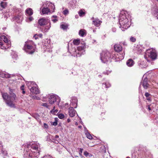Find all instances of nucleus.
<instances>
[{
  "mask_svg": "<svg viewBox=\"0 0 158 158\" xmlns=\"http://www.w3.org/2000/svg\"><path fill=\"white\" fill-rule=\"evenodd\" d=\"M59 137V136L58 135H56L55 136V138L56 139L58 138Z\"/></svg>",
  "mask_w": 158,
  "mask_h": 158,
  "instance_id": "nucleus-53",
  "label": "nucleus"
},
{
  "mask_svg": "<svg viewBox=\"0 0 158 158\" xmlns=\"http://www.w3.org/2000/svg\"><path fill=\"white\" fill-rule=\"evenodd\" d=\"M78 149H79V154L81 156H82V152L83 149L82 148H79Z\"/></svg>",
  "mask_w": 158,
  "mask_h": 158,
  "instance_id": "nucleus-37",
  "label": "nucleus"
},
{
  "mask_svg": "<svg viewBox=\"0 0 158 158\" xmlns=\"http://www.w3.org/2000/svg\"><path fill=\"white\" fill-rule=\"evenodd\" d=\"M33 117L37 120L40 119L39 116L37 114H35L33 115Z\"/></svg>",
  "mask_w": 158,
  "mask_h": 158,
  "instance_id": "nucleus-36",
  "label": "nucleus"
},
{
  "mask_svg": "<svg viewBox=\"0 0 158 158\" xmlns=\"http://www.w3.org/2000/svg\"><path fill=\"white\" fill-rule=\"evenodd\" d=\"M24 147L28 149H31V151L35 155V156L39 157L40 154L39 143H34L31 144H27L25 145Z\"/></svg>",
  "mask_w": 158,
  "mask_h": 158,
  "instance_id": "nucleus-3",
  "label": "nucleus"
},
{
  "mask_svg": "<svg viewBox=\"0 0 158 158\" xmlns=\"http://www.w3.org/2000/svg\"><path fill=\"white\" fill-rule=\"evenodd\" d=\"M142 85L143 88L147 89L149 86V85L148 83V79L147 77L144 78L143 82L140 83V85Z\"/></svg>",
  "mask_w": 158,
  "mask_h": 158,
  "instance_id": "nucleus-12",
  "label": "nucleus"
},
{
  "mask_svg": "<svg viewBox=\"0 0 158 158\" xmlns=\"http://www.w3.org/2000/svg\"><path fill=\"white\" fill-rule=\"evenodd\" d=\"M33 43L31 41H28L25 42L23 49L29 54H33L35 51V48L32 46Z\"/></svg>",
  "mask_w": 158,
  "mask_h": 158,
  "instance_id": "nucleus-4",
  "label": "nucleus"
},
{
  "mask_svg": "<svg viewBox=\"0 0 158 158\" xmlns=\"http://www.w3.org/2000/svg\"><path fill=\"white\" fill-rule=\"evenodd\" d=\"M77 100L76 98L74 97L72 99L71 102L70 104V105L71 106L76 108L77 106Z\"/></svg>",
  "mask_w": 158,
  "mask_h": 158,
  "instance_id": "nucleus-14",
  "label": "nucleus"
},
{
  "mask_svg": "<svg viewBox=\"0 0 158 158\" xmlns=\"http://www.w3.org/2000/svg\"><path fill=\"white\" fill-rule=\"evenodd\" d=\"M85 48V45H83L81 46H79L77 47V50L75 48L73 49V52L76 53H74V56H76L77 57H80L83 52H85L84 51L82 52H81L84 50Z\"/></svg>",
  "mask_w": 158,
  "mask_h": 158,
  "instance_id": "nucleus-9",
  "label": "nucleus"
},
{
  "mask_svg": "<svg viewBox=\"0 0 158 158\" xmlns=\"http://www.w3.org/2000/svg\"><path fill=\"white\" fill-rule=\"evenodd\" d=\"M60 28L64 30H66L68 28V26L66 25L62 24L60 25Z\"/></svg>",
  "mask_w": 158,
  "mask_h": 158,
  "instance_id": "nucleus-30",
  "label": "nucleus"
},
{
  "mask_svg": "<svg viewBox=\"0 0 158 158\" xmlns=\"http://www.w3.org/2000/svg\"><path fill=\"white\" fill-rule=\"evenodd\" d=\"M78 14L80 16H82L85 14V13L82 10H81L78 12Z\"/></svg>",
  "mask_w": 158,
  "mask_h": 158,
  "instance_id": "nucleus-34",
  "label": "nucleus"
},
{
  "mask_svg": "<svg viewBox=\"0 0 158 158\" xmlns=\"http://www.w3.org/2000/svg\"><path fill=\"white\" fill-rule=\"evenodd\" d=\"M0 77L2 78H8L10 77V75L6 72H0Z\"/></svg>",
  "mask_w": 158,
  "mask_h": 158,
  "instance_id": "nucleus-18",
  "label": "nucleus"
},
{
  "mask_svg": "<svg viewBox=\"0 0 158 158\" xmlns=\"http://www.w3.org/2000/svg\"><path fill=\"white\" fill-rule=\"evenodd\" d=\"M34 38L35 40H37L38 39V37L37 36V34H35V35L34 36Z\"/></svg>",
  "mask_w": 158,
  "mask_h": 158,
  "instance_id": "nucleus-46",
  "label": "nucleus"
},
{
  "mask_svg": "<svg viewBox=\"0 0 158 158\" xmlns=\"http://www.w3.org/2000/svg\"><path fill=\"white\" fill-rule=\"evenodd\" d=\"M110 86V84L109 82H106L102 84V87L104 88H108Z\"/></svg>",
  "mask_w": 158,
  "mask_h": 158,
  "instance_id": "nucleus-26",
  "label": "nucleus"
},
{
  "mask_svg": "<svg viewBox=\"0 0 158 158\" xmlns=\"http://www.w3.org/2000/svg\"><path fill=\"white\" fill-rule=\"evenodd\" d=\"M119 23L120 25V27L127 29L129 27L128 19L125 15H122L120 16Z\"/></svg>",
  "mask_w": 158,
  "mask_h": 158,
  "instance_id": "nucleus-6",
  "label": "nucleus"
},
{
  "mask_svg": "<svg viewBox=\"0 0 158 158\" xmlns=\"http://www.w3.org/2000/svg\"><path fill=\"white\" fill-rule=\"evenodd\" d=\"M111 72V71H106V72H104L103 73L104 74H106L107 75H108L109 73H110Z\"/></svg>",
  "mask_w": 158,
  "mask_h": 158,
  "instance_id": "nucleus-40",
  "label": "nucleus"
},
{
  "mask_svg": "<svg viewBox=\"0 0 158 158\" xmlns=\"http://www.w3.org/2000/svg\"><path fill=\"white\" fill-rule=\"evenodd\" d=\"M114 48L115 51L118 52L122 50V47L120 44H117L114 46Z\"/></svg>",
  "mask_w": 158,
  "mask_h": 158,
  "instance_id": "nucleus-17",
  "label": "nucleus"
},
{
  "mask_svg": "<svg viewBox=\"0 0 158 158\" xmlns=\"http://www.w3.org/2000/svg\"><path fill=\"white\" fill-rule=\"evenodd\" d=\"M52 125L55 126H56L57 125V121L55 120V121L53 123Z\"/></svg>",
  "mask_w": 158,
  "mask_h": 158,
  "instance_id": "nucleus-43",
  "label": "nucleus"
},
{
  "mask_svg": "<svg viewBox=\"0 0 158 158\" xmlns=\"http://www.w3.org/2000/svg\"><path fill=\"white\" fill-rule=\"evenodd\" d=\"M36 86H33L30 89L31 92L33 94H37L40 93V91L38 88L36 87Z\"/></svg>",
  "mask_w": 158,
  "mask_h": 158,
  "instance_id": "nucleus-16",
  "label": "nucleus"
},
{
  "mask_svg": "<svg viewBox=\"0 0 158 158\" xmlns=\"http://www.w3.org/2000/svg\"><path fill=\"white\" fill-rule=\"evenodd\" d=\"M39 24L41 26L45 25L49 23L48 26L45 27V28L42 29L41 31L43 32H47L51 27V23L49 20L44 18H41L38 21Z\"/></svg>",
  "mask_w": 158,
  "mask_h": 158,
  "instance_id": "nucleus-5",
  "label": "nucleus"
},
{
  "mask_svg": "<svg viewBox=\"0 0 158 158\" xmlns=\"http://www.w3.org/2000/svg\"><path fill=\"white\" fill-rule=\"evenodd\" d=\"M146 54L152 59L155 60L156 58L157 55L156 52L152 51L150 49L147 50Z\"/></svg>",
  "mask_w": 158,
  "mask_h": 158,
  "instance_id": "nucleus-10",
  "label": "nucleus"
},
{
  "mask_svg": "<svg viewBox=\"0 0 158 158\" xmlns=\"http://www.w3.org/2000/svg\"><path fill=\"white\" fill-rule=\"evenodd\" d=\"M25 12L28 15L31 16L33 14V10L31 8H27L25 11Z\"/></svg>",
  "mask_w": 158,
  "mask_h": 158,
  "instance_id": "nucleus-20",
  "label": "nucleus"
},
{
  "mask_svg": "<svg viewBox=\"0 0 158 158\" xmlns=\"http://www.w3.org/2000/svg\"><path fill=\"white\" fill-rule=\"evenodd\" d=\"M78 127H79V128H81V126H78Z\"/></svg>",
  "mask_w": 158,
  "mask_h": 158,
  "instance_id": "nucleus-60",
  "label": "nucleus"
},
{
  "mask_svg": "<svg viewBox=\"0 0 158 158\" xmlns=\"http://www.w3.org/2000/svg\"><path fill=\"white\" fill-rule=\"evenodd\" d=\"M24 85H23L21 87V90H24Z\"/></svg>",
  "mask_w": 158,
  "mask_h": 158,
  "instance_id": "nucleus-48",
  "label": "nucleus"
},
{
  "mask_svg": "<svg viewBox=\"0 0 158 158\" xmlns=\"http://www.w3.org/2000/svg\"><path fill=\"white\" fill-rule=\"evenodd\" d=\"M91 19L93 20V24L97 27H98L102 23L101 21L98 19H94V17L92 18Z\"/></svg>",
  "mask_w": 158,
  "mask_h": 158,
  "instance_id": "nucleus-15",
  "label": "nucleus"
},
{
  "mask_svg": "<svg viewBox=\"0 0 158 158\" xmlns=\"http://www.w3.org/2000/svg\"><path fill=\"white\" fill-rule=\"evenodd\" d=\"M75 18H77L78 17V15H75Z\"/></svg>",
  "mask_w": 158,
  "mask_h": 158,
  "instance_id": "nucleus-57",
  "label": "nucleus"
},
{
  "mask_svg": "<svg viewBox=\"0 0 158 158\" xmlns=\"http://www.w3.org/2000/svg\"><path fill=\"white\" fill-rule=\"evenodd\" d=\"M68 112L69 115L71 117H74L76 112V111L72 106H70L69 108Z\"/></svg>",
  "mask_w": 158,
  "mask_h": 158,
  "instance_id": "nucleus-13",
  "label": "nucleus"
},
{
  "mask_svg": "<svg viewBox=\"0 0 158 158\" xmlns=\"http://www.w3.org/2000/svg\"><path fill=\"white\" fill-rule=\"evenodd\" d=\"M112 31L113 32H115L116 31L115 28H113Z\"/></svg>",
  "mask_w": 158,
  "mask_h": 158,
  "instance_id": "nucleus-55",
  "label": "nucleus"
},
{
  "mask_svg": "<svg viewBox=\"0 0 158 158\" xmlns=\"http://www.w3.org/2000/svg\"><path fill=\"white\" fill-rule=\"evenodd\" d=\"M130 41L132 42H135L136 41V39L135 38L133 37H131L130 38Z\"/></svg>",
  "mask_w": 158,
  "mask_h": 158,
  "instance_id": "nucleus-39",
  "label": "nucleus"
},
{
  "mask_svg": "<svg viewBox=\"0 0 158 158\" xmlns=\"http://www.w3.org/2000/svg\"><path fill=\"white\" fill-rule=\"evenodd\" d=\"M85 135L87 138L89 139H92V137L91 135L88 132L85 133Z\"/></svg>",
  "mask_w": 158,
  "mask_h": 158,
  "instance_id": "nucleus-31",
  "label": "nucleus"
},
{
  "mask_svg": "<svg viewBox=\"0 0 158 158\" xmlns=\"http://www.w3.org/2000/svg\"><path fill=\"white\" fill-rule=\"evenodd\" d=\"M84 155L85 157H87L88 156L89 157H92L93 156V155L92 154L89 153L87 151H85L84 152Z\"/></svg>",
  "mask_w": 158,
  "mask_h": 158,
  "instance_id": "nucleus-28",
  "label": "nucleus"
},
{
  "mask_svg": "<svg viewBox=\"0 0 158 158\" xmlns=\"http://www.w3.org/2000/svg\"><path fill=\"white\" fill-rule=\"evenodd\" d=\"M117 58V56L115 54L112 53L111 56L110 53L107 51H103L101 54L100 59L104 63L110 62L112 59Z\"/></svg>",
  "mask_w": 158,
  "mask_h": 158,
  "instance_id": "nucleus-2",
  "label": "nucleus"
},
{
  "mask_svg": "<svg viewBox=\"0 0 158 158\" xmlns=\"http://www.w3.org/2000/svg\"><path fill=\"white\" fill-rule=\"evenodd\" d=\"M52 21L54 22V23H56V22L57 21V19H53L52 20Z\"/></svg>",
  "mask_w": 158,
  "mask_h": 158,
  "instance_id": "nucleus-47",
  "label": "nucleus"
},
{
  "mask_svg": "<svg viewBox=\"0 0 158 158\" xmlns=\"http://www.w3.org/2000/svg\"><path fill=\"white\" fill-rule=\"evenodd\" d=\"M67 122L68 123H69L70 122V120L69 118H68L67 120Z\"/></svg>",
  "mask_w": 158,
  "mask_h": 158,
  "instance_id": "nucleus-52",
  "label": "nucleus"
},
{
  "mask_svg": "<svg viewBox=\"0 0 158 158\" xmlns=\"http://www.w3.org/2000/svg\"><path fill=\"white\" fill-rule=\"evenodd\" d=\"M48 6H52V12H54L55 8L54 4H53L52 3H50L48 5Z\"/></svg>",
  "mask_w": 158,
  "mask_h": 158,
  "instance_id": "nucleus-33",
  "label": "nucleus"
},
{
  "mask_svg": "<svg viewBox=\"0 0 158 158\" xmlns=\"http://www.w3.org/2000/svg\"><path fill=\"white\" fill-rule=\"evenodd\" d=\"M29 84V87H32V85H31V84ZM29 89H30V88H29Z\"/></svg>",
  "mask_w": 158,
  "mask_h": 158,
  "instance_id": "nucleus-58",
  "label": "nucleus"
},
{
  "mask_svg": "<svg viewBox=\"0 0 158 158\" xmlns=\"http://www.w3.org/2000/svg\"><path fill=\"white\" fill-rule=\"evenodd\" d=\"M0 40L1 41H4L5 43H7L8 42L7 38L4 35L0 36Z\"/></svg>",
  "mask_w": 158,
  "mask_h": 158,
  "instance_id": "nucleus-22",
  "label": "nucleus"
},
{
  "mask_svg": "<svg viewBox=\"0 0 158 158\" xmlns=\"http://www.w3.org/2000/svg\"><path fill=\"white\" fill-rule=\"evenodd\" d=\"M148 106V110H151V109L150 107V105H149Z\"/></svg>",
  "mask_w": 158,
  "mask_h": 158,
  "instance_id": "nucleus-50",
  "label": "nucleus"
},
{
  "mask_svg": "<svg viewBox=\"0 0 158 158\" xmlns=\"http://www.w3.org/2000/svg\"><path fill=\"white\" fill-rule=\"evenodd\" d=\"M2 95L7 106L11 107H15V105L14 103V102L17 99V97L14 93H10V95H9L7 93H2Z\"/></svg>",
  "mask_w": 158,
  "mask_h": 158,
  "instance_id": "nucleus-1",
  "label": "nucleus"
},
{
  "mask_svg": "<svg viewBox=\"0 0 158 158\" xmlns=\"http://www.w3.org/2000/svg\"><path fill=\"white\" fill-rule=\"evenodd\" d=\"M99 77H101V75H99Z\"/></svg>",
  "mask_w": 158,
  "mask_h": 158,
  "instance_id": "nucleus-63",
  "label": "nucleus"
},
{
  "mask_svg": "<svg viewBox=\"0 0 158 158\" xmlns=\"http://www.w3.org/2000/svg\"><path fill=\"white\" fill-rule=\"evenodd\" d=\"M35 155L32 152L31 149H28L25 148L23 152V156L24 158H38L36 157Z\"/></svg>",
  "mask_w": 158,
  "mask_h": 158,
  "instance_id": "nucleus-8",
  "label": "nucleus"
},
{
  "mask_svg": "<svg viewBox=\"0 0 158 158\" xmlns=\"http://www.w3.org/2000/svg\"><path fill=\"white\" fill-rule=\"evenodd\" d=\"M152 14L158 19V7L155 5L152 8Z\"/></svg>",
  "mask_w": 158,
  "mask_h": 158,
  "instance_id": "nucleus-11",
  "label": "nucleus"
},
{
  "mask_svg": "<svg viewBox=\"0 0 158 158\" xmlns=\"http://www.w3.org/2000/svg\"><path fill=\"white\" fill-rule=\"evenodd\" d=\"M33 98L34 99H37V100H39L40 99V98L39 97H37V96L35 95H34V96H33Z\"/></svg>",
  "mask_w": 158,
  "mask_h": 158,
  "instance_id": "nucleus-42",
  "label": "nucleus"
},
{
  "mask_svg": "<svg viewBox=\"0 0 158 158\" xmlns=\"http://www.w3.org/2000/svg\"><path fill=\"white\" fill-rule=\"evenodd\" d=\"M2 143H0V147H2Z\"/></svg>",
  "mask_w": 158,
  "mask_h": 158,
  "instance_id": "nucleus-59",
  "label": "nucleus"
},
{
  "mask_svg": "<svg viewBox=\"0 0 158 158\" xmlns=\"http://www.w3.org/2000/svg\"><path fill=\"white\" fill-rule=\"evenodd\" d=\"M3 44L2 41L0 40V47H1V48L3 49V47L2 46Z\"/></svg>",
  "mask_w": 158,
  "mask_h": 158,
  "instance_id": "nucleus-45",
  "label": "nucleus"
},
{
  "mask_svg": "<svg viewBox=\"0 0 158 158\" xmlns=\"http://www.w3.org/2000/svg\"><path fill=\"white\" fill-rule=\"evenodd\" d=\"M42 106H44L45 107L47 108H48V104L46 103H43L42 104Z\"/></svg>",
  "mask_w": 158,
  "mask_h": 158,
  "instance_id": "nucleus-41",
  "label": "nucleus"
},
{
  "mask_svg": "<svg viewBox=\"0 0 158 158\" xmlns=\"http://www.w3.org/2000/svg\"><path fill=\"white\" fill-rule=\"evenodd\" d=\"M53 111V113H56L57 112L58 110H54Z\"/></svg>",
  "mask_w": 158,
  "mask_h": 158,
  "instance_id": "nucleus-51",
  "label": "nucleus"
},
{
  "mask_svg": "<svg viewBox=\"0 0 158 158\" xmlns=\"http://www.w3.org/2000/svg\"><path fill=\"white\" fill-rule=\"evenodd\" d=\"M134 64V62L133 60L131 59H129L127 62V64L128 66L131 67Z\"/></svg>",
  "mask_w": 158,
  "mask_h": 158,
  "instance_id": "nucleus-23",
  "label": "nucleus"
},
{
  "mask_svg": "<svg viewBox=\"0 0 158 158\" xmlns=\"http://www.w3.org/2000/svg\"><path fill=\"white\" fill-rule=\"evenodd\" d=\"M58 117L60 119H62L64 117V115L62 114H60L58 115Z\"/></svg>",
  "mask_w": 158,
  "mask_h": 158,
  "instance_id": "nucleus-38",
  "label": "nucleus"
},
{
  "mask_svg": "<svg viewBox=\"0 0 158 158\" xmlns=\"http://www.w3.org/2000/svg\"><path fill=\"white\" fill-rule=\"evenodd\" d=\"M60 98L56 95L52 94L50 95L48 98V102L50 104H53L56 102L57 105H59L60 102Z\"/></svg>",
  "mask_w": 158,
  "mask_h": 158,
  "instance_id": "nucleus-7",
  "label": "nucleus"
},
{
  "mask_svg": "<svg viewBox=\"0 0 158 158\" xmlns=\"http://www.w3.org/2000/svg\"><path fill=\"white\" fill-rule=\"evenodd\" d=\"M63 14L65 15H68L69 13V10L68 9H66L63 11Z\"/></svg>",
  "mask_w": 158,
  "mask_h": 158,
  "instance_id": "nucleus-35",
  "label": "nucleus"
},
{
  "mask_svg": "<svg viewBox=\"0 0 158 158\" xmlns=\"http://www.w3.org/2000/svg\"><path fill=\"white\" fill-rule=\"evenodd\" d=\"M122 30L123 31H124V30H123V29H122Z\"/></svg>",
  "mask_w": 158,
  "mask_h": 158,
  "instance_id": "nucleus-64",
  "label": "nucleus"
},
{
  "mask_svg": "<svg viewBox=\"0 0 158 158\" xmlns=\"http://www.w3.org/2000/svg\"><path fill=\"white\" fill-rule=\"evenodd\" d=\"M79 34L81 36L83 37L86 35V31L85 29H81L79 32Z\"/></svg>",
  "mask_w": 158,
  "mask_h": 158,
  "instance_id": "nucleus-21",
  "label": "nucleus"
},
{
  "mask_svg": "<svg viewBox=\"0 0 158 158\" xmlns=\"http://www.w3.org/2000/svg\"><path fill=\"white\" fill-rule=\"evenodd\" d=\"M55 109V106H54L53 108V109L52 110H51V112H52L53 111H54V110Z\"/></svg>",
  "mask_w": 158,
  "mask_h": 158,
  "instance_id": "nucleus-54",
  "label": "nucleus"
},
{
  "mask_svg": "<svg viewBox=\"0 0 158 158\" xmlns=\"http://www.w3.org/2000/svg\"><path fill=\"white\" fill-rule=\"evenodd\" d=\"M145 96L147 100L148 101H151V94H149L148 92H146L145 93Z\"/></svg>",
  "mask_w": 158,
  "mask_h": 158,
  "instance_id": "nucleus-24",
  "label": "nucleus"
},
{
  "mask_svg": "<svg viewBox=\"0 0 158 158\" xmlns=\"http://www.w3.org/2000/svg\"><path fill=\"white\" fill-rule=\"evenodd\" d=\"M80 40L79 39H76L73 41L74 44L76 45H78L80 43Z\"/></svg>",
  "mask_w": 158,
  "mask_h": 158,
  "instance_id": "nucleus-29",
  "label": "nucleus"
},
{
  "mask_svg": "<svg viewBox=\"0 0 158 158\" xmlns=\"http://www.w3.org/2000/svg\"><path fill=\"white\" fill-rule=\"evenodd\" d=\"M37 36L38 37H39L40 38H42L43 37V35L42 34H37Z\"/></svg>",
  "mask_w": 158,
  "mask_h": 158,
  "instance_id": "nucleus-44",
  "label": "nucleus"
},
{
  "mask_svg": "<svg viewBox=\"0 0 158 158\" xmlns=\"http://www.w3.org/2000/svg\"><path fill=\"white\" fill-rule=\"evenodd\" d=\"M7 3L5 2H2L0 3V6L3 8H5L7 6Z\"/></svg>",
  "mask_w": 158,
  "mask_h": 158,
  "instance_id": "nucleus-27",
  "label": "nucleus"
},
{
  "mask_svg": "<svg viewBox=\"0 0 158 158\" xmlns=\"http://www.w3.org/2000/svg\"><path fill=\"white\" fill-rule=\"evenodd\" d=\"M44 126L45 127V128H47L48 127V126L47 124H46V123L44 124Z\"/></svg>",
  "mask_w": 158,
  "mask_h": 158,
  "instance_id": "nucleus-49",
  "label": "nucleus"
},
{
  "mask_svg": "<svg viewBox=\"0 0 158 158\" xmlns=\"http://www.w3.org/2000/svg\"><path fill=\"white\" fill-rule=\"evenodd\" d=\"M50 12V10L48 7H44L42 9V10L43 14H48Z\"/></svg>",
  "mask_w": 158,
  "mask_h": 158,
  "instance_id": "nucleus-19",
  "label": "nucleus"
},
{
  "mask_svg": "<svg viewBox=\"0 0 158 158\" xmlns=\"http://www.w3.org/2000/svg\"><path fill=\"white\" fill-rule=\"evenodd\" d=\"M126 158H130L129 157H127Z\"/></svg>",
  "mask_w": 158,
  "mask_h": 158,
  "instance_id": "nucleus-62",
  "label": "nucleus"
},
{
  "mask_svg": "<svg viewBox=\"0 0 158 158\" xmlns=\"http://www.w3.org/2000/svg\"><path fill=\"white\" fill-rule=\"evenodd\" d=\"M22 93L23 94H24L25 93V92L24 90H22Z\"/></svg>",
  "mask_w": 158,
  "mask_h": 158,
  "instance_id": "nucleus-56",
  "label": "nucleus"
},
{
  "mask_svg": "<svg viewBox=\"0 0 158 158\" xmlns=\"http://www.w3.org/2000/svg\"><path fill=\"white\" fill-rule=\"evenodd\" d=\"M52 17H54V18H56L57 17V16H55V15H53L52 16Z\"/></svg>",
  "mask_w": 158,
  "mask_h": 158,
  "instance_id": "nucleus-61",
  "label": "nucleus"
},
{
  "mask_svg": "<svg viewBox=\"0 0 158 158\" xmlns=\"http://www.w3.org/2000/svg\"><path fill=\"white\" fill-rule=\"evenodd\" d=\"M34 19L32 16H30L27 18L26 19V21L27 22H29L32 21Z\"/></svg>",
  "mask_w": 158,
  "mask_h": 158,
  "instance_id": "nucleus-32",
  "label": "nucleus"
},
{
  "mask_svg": "<svg viewBox=\"0 0 158 158\" xmlns=\"http://www.w3.org/2000/svg\"><path fill=\"white\" fill-rule=\"evenodd\" d=\"M31 84L32 85V87L33 86H37V85L33 81H28L27 83V86L29 88V84Z\"/></svg>",
  "mask_w": 158,
  "mask_h": 158,
  "instance_id": "nucleus-25",
  "label": "nucleus"
}]
</instances>
